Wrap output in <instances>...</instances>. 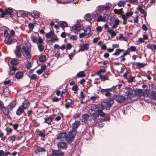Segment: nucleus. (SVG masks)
<instances>
[{
    "label": "nucleus",
    "instance_id": "nucleus-62",
    "mask_svg": "<svg viewBox=\"0 0 156 156\" xmlns=\"http://www.w3.org/2000/svg\"><path fill=\"white\" fill-rule=\"evenodd\" d=\"M137 66L138 67H140V68L144 67L145 66V64L143 63H141L139 62H138L137 63Z\"/></svg>",
    "mask_w": 156,
    "mask_h": 156
},
{
    "label": "nucleus",
    "instance_id": "nucleus-15",
    "mask_svg": "<svg viewBox=\"0 0 156 156\" xmlns=\"http://www.w3.org/2000/svg\"><path fill=\"white\" fill-rule=\"evenodd\" d=\"M31 40L33 42L36 43L37 44L39 43L42 42V41L43 40L40 37L37 38L36 37H33Z\"/></svg>",
    "mask_w": 156,
    "mask_h": 156
},
{
    "label": "nucleus",
    "instance_id": "nucleus-61",
    "mask_svg": "<svg viewBox=\"0 0 156 156\" xmlns=\"http://www.w3.org/2000/svg\"><path fill=\"white\" fill-rule=\"evenodd\" d=\"M135 77L130 76L129 79L127 81L129 83H131L133 81Z\"/></svg>",
    "mask_w": 156,
    "mask_h": 156
},
{
    "label": "nucleus",
    "instance_id": "nucleus-57",
    "mask_svg": "<svg viewBox=\"0 0 156 156\" xmlns=\"http://www.w3.org/2000/svg\"><path fill=\"white\" fill-rule=\"evenodd\" d=\"M35 26V24L33 23H30L28 24V27L30 29L32 30Z\"/></svg>",
    "mask_w": 156,
    "mask_h": 156
},
{
    "label": "nucleus",
    "instance_id": "nucleus-23",
    "mask_svg": "<svg viewBox=\"0 0 156 156\" xmlns=\"http://www.w3.org/2000/svg\"><path fill=\"white\" fill-rule=\"evenodd\" d=\"M137 9L141 13L144 15V17L145 18L147 16V13L144 11V9L141 7H138L137 8Z\"/></svg>",
    "mask_w": 156,
    "mask_h": 156
},
{
    "label": "nucleus",
    "instance_id": "nucleus-56",
    "mask_svg": "<svg viewBox=\"0 0 156 156\" xmlns=\"http://www.w3.org/2000/svg\"><path fill=\"white\" fill-rule=\"evenodd\" d=\"M129 51H135L136 50V48L135 46H131L130 47V48H129Z\"/></svg>",
    "mask_w": 156,
    "mask_h": 156
},
{
    "label": "nucleus",
    "instance_id": "nucleus-48",
    "mask_svg": "<svg viewBox=\"0 0 156 156\" xmlns=\"http://www.w3.org/2000/svg\"><path fill=\"white\" fill-rule=\"evenodd\" d=\"M16 138V137L15 135H13L12 136H10L9 137V140L10 142H11L12 143L15 141Z\"/></svg>",
    "mask_w": 156,
    "mask_h": 156
},
{
    "label": "nucleus",
    "instance_id": "nucleus-9",
    "mask_svg": "<svg viewBox=\"0 0 156 156\" xmlns=\"http://www.w3.org/2000/svg\"><path fill=\"white\" fill-rule=\"evenodd\" d=\"M125 93L128 95L130 99L134 96L135 95L133 93V90L131 88L129 87H126L125 90Z\"/></svg>",
    "mask_w": 156,
    "mask_h": 156
},
{
    "label": "nucleus",
    "instance_id": "nucleus-11",
    "mask_svg": "<svg viewBox=\"0 0 156 156\" xmlns=\"http://www.w3.org/2000/svg\"><path fill=\"white\" fill-rule=\"evenodd\" d=\"M92 116V119L97 123H99L101 122L102 119L101 118H99L98 114L96 112H94V113L91 115Z\"/></svg>",
    "mask_w": 156,
    "mask_h": 156
},
{
    "label": "nucleus",
    "instance_id": "nucleus-49",
    "mask_svg": "<svg viewBox=\"0 0 156 156\" xmlns=\"http://www.w3.org/2000/svg\"><path fill=\"white\" fill-rule=\"evenodd\" d=\"M19 13L22 16L25 17L27 15L26 12L23 10H20L19 11Z\"/></svg>",
    "mask_w": 156,
    "mask_h": 156
},
{
    "label": "nucleus",
    "instance_id": "nucleus-42",
    "mask_svg": "<svg viewBox=\"0 0 156 156\" xmlns=\"http://www.w3.org/2000/svg\"><path fill=\"white\" fill-rule=\"evenodd\" d=\"M155 45L154 44H148L147 45V48L151 49L152 51L154 50Z\"/></svg>",
    "mask_w": 156,
    "mask_h": 156
},
{
    "label": "nucleus",
    "instance_id": "nucleus-64",
    "mask_svg": "<svg viewBox=\"0 0 156 156\" xmlns=\"http://www.w3.org/2000/svg\"><path fill=\"white\" fill-rule=\"evenodd\" d=\"M0 137L1 138V140L3 141L5 140L6 138V136L4 135L3 133H0Z\"/></svg>",
    "mask_w": 156,
    "mask_h": 156
},
{
    "label": "nucleus",
    "instance_id": "nucleus-30",
    "mask_svg": "<svg viewBox=\"0 0 156 156\" xmlns=\"http://www.w3.org/2000/svg\"><path fill=\"white\" fill-rule=\"evenodd\" d=\"M16 105L15 102V101H12L9 103L8 106V107H9L10 110H11Z\"/></svg>",
    "mask_w": 156,
    "mask_h": 156
},
{
    "label": "nucleus",
    "instance_id": "nucleus-51",
    "mask_svg": "<svg viewBox=\"0 0 156 156\" xmlns=\"http://www.w3.org/2000/svg\"><path fill=\"white\" fill-rule=\"evenodd\" d=\"M58 38H57V37H51V39L49 40V41L51 42V43H54L55 41H58Z\"/></svg>",
    "mask_w": 156,
    "mask_h": 156
},
{
    "label": "nucleus",
    "instance_id": "nucleus-36",
    "mask_svg": "<svg viewBox=\"0 0 156 156\" xmlns=\"http://www.w3.org/2000/svg\"><path fill=\"white\" fill-rule=\"evenodd\" d=\"M97 113L98 114V115L101 117H104L105 115V112H103L102 110L100 109H98L96 111Z\"/></svg>",
    "mask_w": 156,
    "mask_h": 156
},
{
    "label": "nucleus",
    "instance_id": "nucleus-45",
    "mask_svg": "<svg viewBox=\"0 0 156 156\" xmlns=\"http://www.w3.org/2000/svg\"><path fill=\"white\" fill-rule=\"evenodd\" d=\"M5 43L9 45L12 43V40L11 38H10L9 37L7 38V39H6L5 40Z\"/></svg>",
    "mask_w": 156,
    "mask_h": 156
},
{
    "label": "nucleus",
    "instance_id": "nucleus-37",
    "mask_svg": "<svg viewBox=\"0 0 156 156\" xmlns=\"http://www.w3.org/2000/svg\"><path fill=\"white\" fill-rule=\"evenodd\" d=\"M99 76L101 81H104L106 80H108V77L106 75H100Z\"/></svg>",
    "mask_w": 156,
    "mask_h": 156
},
{
    "label": "nucleus",
    "instance_id": "nucleus-54",
    "mask_svg": "<svg viewBox=\"0 0 156 156\" xmlns=\"http://www.w3.org/2000/svg\"><path fill=\"white\" fill-rule=\"evenodd\" d=\"M74 27L75 30L77 31H79L81 27L79 24H76L75 25Z\"/></svg>",
    "mask_w": 156,
    "mask_h": 156
},
{
    "label": "nucleus",
    "instance_id": "nucleus-8",
    "mask_svg": "<svg viewBox=\"0 0 156 156\" xmlns=\"http://www.w3.org/2000/svg\"><path fill=\"white\" fill-rule=\"evenodd\" d=\"M145 93L142 90H138L136 91V95L139 97H140L143 95L144 97H147L149 96V91L148 89H146L145 90Z\"/></svg>",
    "mask_w": 156,
    "mask_h": 156
},
{
    "label": "nucleus",
    "instance_id": "nucleus-31",
    "mask_svg": "<svg viewBox=\"0 0 156 156\" xmlns=\"http://www.w3.org/2000/svg\"><path fill=\"white\" fill-rule=\"evenodd\" d=\"M119 20L118 19L115 20L114 22V23L113 25L112 28H116V27L118 26L119 23Z\"/></svg>",
    "mask_w": 156,
    "mask_h": 156
},
{
    "label": "nucleus",
    "instance_id": "nucleus-7",
    "mask_svg": "<svg viewBox=\"0 0 156 156\" xmlns=\"http://www.w3.org/2000/svg\"><path fill=\"white\" fill-rule=\"evenodd\" d=\"M13 12V9L12 8L10 7L6 8L5 11L2 13L0 17L1 18H4L5 15L11 16Z\"/></svg>",
    "mask_w": 156,
    "mask_h": 156
},
{
    "label": "nucleus",
    "instance_id": "nucleus-44",
    "mask_svg": "<svg viewBox=\"0 0 156 156\" xmlns=\"http://www.w3.org/2000/svg\"><path fill=\"white\" fill-rule=\"evenodd\" d=\"M99 107V105H96L95 104H92L91 105V110L92 111H94L96 110V108Z\"/></svg>",
    "mask_w": 156,
    "mask_h": 156
},
{
    "label": "nucleus",
    "instance_id": "nucleus-24",
    "mask_svg": "<svg viewBox=\"0 0 156 156\" xmlns=\"http://www.w3.org/2000/svg\"><path fill=\"white\" fill-rule=\"evenodd\" d=\"M137 9L141 13L144 15V17L145 18L147 16V13L144 11V9L141 7H138L137 8Z\"/></svg>",
    "mask_w": 156,
    "mask_h": 156
},
{
    "label": "nucleus",
    "instance_id": "nucleus-60",
    "mask_svg": "<svg viewBox=\"0 0 156 156\" xmlns=\"http://www.w3.org/2000/svg\"><path fill=\"white\" fill-rule=\"evenodd\" d=\"M4 35L5 37L6 38H9L10 37L9 34L8 33L7 30H4Z\"/></svg>",
    "mask_w": 156,
    "mask_h": 156
},
{
    "label": "nucleus",
    "instance_id": "nucleus-63",
    "mask_svg": "<svg viewBox=\"0 0 156 156\" xmlns=\"http://www.w3.org/2000/svg\"><path fill=\"white\" fill-rule=\"evenodd\" d=\"M80 115H81V113H78L77 114H76L73 115V119H75L76 118H78L80 117Z\"/></svg>",
    "mask_w": 156,
    "mask_h": 156
},
{
    "label": "nucleus",
    "instance_id": "nucleus-33",
    "mask_svg": "<svg viewBox=\"0 0 156 156\" xmlns=\"http://www.w3.org/2000/svg\"><path fill=\"white\" fill-rule=\"evenodd\" d=\"M76 76L78 77H84L86 76L83 71H81L78 73Z\"/></svg>",
    "mask_w": 156,
    "mask_h": 156
},
{
    "label": "nucleus",
    "instance_id": "nucleus-21",
    "mask_svg": "<svg viewBox=\"0 0 156 156\" xmlns=\"http://www.w3.org/2000/svg\"><path fill=\"white\" fill-rule=\"evenodd\" d=\"M9 74L10 75H12L14 74L17 70V68L15 67H9Z\"/></svg>",
    "mask_w": 156,
    "mask_h": 156
},
{
    "label": "nucleus",
    "instance_id": "nucleus-3",
    "mask_svg": "<svg viewBox=\"0 0 156 156\" xmlns=\"http://www.w3.org/2000/svg\"><path fill=\"white\" fill-rule=\"evenodd\" d=\"M23 55L27 60L30 59L31 55L30 53V50L26 45L23 46L22 48Z\"/></svg>",
    "mask_w": 156,
    "mask_h": 156
},
{
    "label": "nucleus",
    "instance_id": "nucleus-41",
    "mask_svg": "<svg viewBox=\"0 0 156 156\" xmlns=\"http://www.w3.org/2000/svg\"><path fill=\"white\" fill-rule=\"evenodd\" d=\"M114 12L116 14H122V9H114Z\"/></svg>",
    "mask_w": 156,
    "mask_h": 156
},
{
    "label": "nucleus",
    "instance_id": "nucleus-27",
    "mask_svg": "<svg viewBox=\"0 0 156 156\" xmlns=\"http://www.w3.org/2000/svg\"><path fill=\"white\" fill-rule=\"evenodd\" d=\"M107 31L108 33L110 34L112 37L116 35V33L114 32L113 30L108 28L107 30Z\"/></svg>",
    "mask_w": 156,
    "mask_h": 156
},
{
    "label": "nucleus",
    "instance_id": "nucleus-55",
    "mask_svg": "<svg viewBox=\"0 0 156 156\" xmlns=\"http://www.w3.org/2000/svg\"><path fill=\"white\" fill-rule=\"evenodd\" d=\"M106 70L105 69H100L97 72V74L99 76L100 75H101V73H103L105 72Z\"/></svg>",
    "mask_w": 156,
    "mask_h": 156
},
{
    "label": "nucleus",
    "instance_id": "nucleus-46",
    "mask_svg": "<svg viewBox=\"0 0 156 156\" xmlns=\"http://www.w3.org/2000/svg\"><path fill=\"white\" fill-rule=\"evenodd\" d=\"M112 5L111 4H108L106 5H104V10L106 11H108L110 10Z\"/></svg>",
    "mask_w": 156,
    "mask_h": 156
},
{
    "label": "nucleus",
    "instance_id": "nucleus-53",
    "mask_svg": "<svg viewBox=\"0 0 156 156\" xmlns=\"http://www.w3.org/2000/svg\"><path fill=\"white\" fill-rule=\"evenodd\" d=\"M129 48H127V49L125 51L122 55V57H125L126 55L129 54Z\"/></svg>",
    "mask_w": 156,
    "mask_h": 156
},
{
    "label": "nucleus",
    "instance_id": "nucleus-16",
    "mask_svg": "<svg viewBox=\"0 0 156 156\" xmlns=\"http://www.w3.org/2000/svg\"><path fill=\"white\" fill-rule=\"evenodd\" d=\"M44 43L43 41H42V42L39 43L37 44L38 48L39 51L41 52H43L44 50Z\"/></svg>",
    "mask_w": 156,
    "mask_h": 156
},
{
    "label": "nucleus",
    "instance_id": "nucleus-12",
    "mask_svg": "<svg viewBox=\"0 0 156 156\" xmlns=\"http://www.w3.org/2000/svg\"><path fill=\"white\" fill-rule=\"evenodd\" d=\"M57 146L58 148L63 150H65L67 147V145L66 143L62 140L58 143Z\"/></svg>",
    "mask_w": 156,
    "mask_h": 156
},
{
    "label": "nucleus",
    "instance_id": "nucleus-35",
    "mask_svg": "<svg viewBox=\"0 0 156 156\" xmlns=\"http://www.w3.org/2000/svg\"><path fill=\"white\" fill-rule=\"evenodd\" d=\"M126 1L120 0L118 2L117 5L119 7H123L125 4Z\"/></svg>",
    "mask_w": 156,
    "mask_h": 156
},
{
    "label": "nucleus",
    "instance_id": "nucleus-2",
    "mask_svg": "<svg viewBox=\"0 0 156 156\" xmlns=\"http://www.w3.org/2000/svg\"><path fill=\"white\" fill-rule=\"evenodd\" d=\"M30 106V104L28 101L25 100L22 103V105L19 106L17 109L16 112V114L18 115H20L24 112L25 109H26Z\"/></svg>",
    "mask_w": 156,
    "mask_h": 156
},
{
    "label": "nucleus",
    "instance_id": "nucleus-1",
    "mask_svg": "<svg viewBox=\"0 0 156 156\" xmlns=\"http://www.w3.org/2000/svg\"><path fill=\"white\" fill-rule=\"evenodd\" d=\"M80 125V122L78 120L75 121L72 124V129L69 132L68 135L66 137V140L68 143H71L74 140L76 133V129Z\"/></svg>",
    "mask_w": 156,
    "mask_h": 156
},
{
    "label": "nucleus",
    "instance_id": "nucleus-39",
    "mask_svg": "<svg viewBox=\"0 0 156 156\" xmlns=\"http://www.w3.org/2000/svg\"><path fill=\"white\" fill-rule=\"evenodd\" d=\"M90 117V116L87 114H83L82 115V119L84 121H87Z\"/></svg>",
    "mask_w": 156,
    "mask_h": 156
},
{
    "label": "nucleus",
    "instance_id": "nucleus-4",
    "mask_svg": "<svg viewBox=\"0 0 156 156\" xmlns=\"http://www.w3.org/2000/svg\"><path fill=\"white\" fill-rule=\"evenodd\" d=\"M113 103L114 101L112 99L106 101H102L101 104L102 109L108 110Z\"/></svg>",
    "mask_w": 156,
    "mask_h": 156
},
{
    "label": "nucleus",
    "instance_id": "nucleus-29",
    "mask_svg": "<svg viewBox=\"0 0 156 156\" xmlns=\"http://www.w3.org/2000/svg\"><path fill=\"white\" fill-rule=\"evenodd\" d=\"M54 33L52 31H50V32L47 33L46 34V37L47 39H49L54 36Z\"/></svg>",
    "mask_w": 156,
    "mask_h": 156
},
{
    "label": "nucleus",
    "instance_id": "nucleus-50",
    "mask_svg": "<svg viewBox=\"0 0 156 156\" xmlns=\"http://www.w3.org/2000/svg\"><path fill=\"white\" fill-rule=\"evenodd\" d=\"M69 36V38L70 39L73 40H76L77 38V36L76 35H72L69 34H68Z\"/></svg>",
    "mask_w": 156,
    "mask_h": 156
},
{
    "label": "nucleus",
    "instance_id": "nucleus-20",
    "mask_svg": "<svg viewBox=\"0 0 156 156\" xmlns=\"http://www.w3.org/2000/svg\"><path fill=\"white\" fill-rule=\"evenodd\" d=\"M83 30L87 35L89 34L90 33V28L89 26L84 27L83 28Z\"/></svg>",
    "mask_w": 156,
    "mask_h": 156
},
{
    "label": "nucleus",
    "instance_id": "nucleus-26",
    "mask_svg": "<svg viewBox=\"0 0 156 156\" xmlns=\"http://www.w3.org/2000/svg\"><path fill=\"white\" fill-rule=\"evenodd\" d=\"M2 110L3 113L5 115L9 114V109L8 107H5L2 108Z\"/></svg>",
    "mask_w": 156,
    "mask_h": 156
},
{
    "label": "nucleus",
    "instance_id": "nucleus-40",
    "mask_svg": "<svg viewBox=\"0 0 156 156\" xmlns=\"http://www.w3.org/2000/svg\"><path fill=\"white\" fill-rule=\"evenodd\" d=\"M60 26L64 28V27L67 26V24L65 21H62L59 22Z\"/></svg>",
    "mask_w": 156,
    "mask_h": 156
},
{
    "label": "nucleus",
    "instance_id": "nucleus-13",
    "mask_svg": "<svg viewBox=\"0 0 156 156\" xmlns=\"http://www.w3.org/2000/svg\"><path fill=\"white\" fill-rule=\"evenodd\" d=\"M108 15L107 14H105L103 16H100L98 17L97 21L98 22H106L108 20Z\"/></svg>",
    "mask_w": 156,
    "mask_h": 156
},
{
    "label": "nucleus",
    "instance_id": "nucleus-59",
    "mask_svg": "<svg viewBox=\"0 0 156 156\" xmlns=\"http://www.w3.org/2000/svg\"><path fill=\"white\" fill-rule=\"evenodd\" d=\"M55 56L58 58L59 57H61V54L59 49H58L56 53L55 54Z\"/></svg>",
    "mask_w": 156,
    "mask_h": 156
},
{
    "label": "nucleus",
    "instance_id": "nucleus-5",
    "mask_svg": "<svg viewBox=\"0 0 156 156\" xmlns=\"http://www.w3.org/2000/svg\"><path fill=\"white\" fill-rule=\"evenodd\" d=\"M113 98L119 104L123 103L126 100V97L123 95L114 94Z\"/></svg>",
    "mask_w": 156,
    "mask_h": 156
},
{
    "label": "nucleus",
    "instance_id": "nucleus-38",
    "mask_svg": "<svg viewBox=\"0 0 156 156\" xmlns=\"http://www.w3.org/2000/svg\"><path fill=\"white\" fill-rule=\"evenodd\" d=\"M93 18V16L90 14H87L85 16V19L87 20H90Z\"/></svg>",
    "mask_w": 156,
    "mask_h": 156
},
{
    "label": "nucleus",
    "instance_id": "nucleus-17",
    "mask_svg": "<svg viewBox=\"0 0 156 156\" xmlns=\"http://www.w3.org/2000/svg\"><path fill=\"white\" fill-rule=\"evenodd\" d=\"M44 123H47L48 125L50 124L52 121V117L51 116L44 118Z\"/></svg>",
    "mask_w": 156,
    "mask_h": 156
},
{
    "label": "nucleus",
    "instance_id": "nucleus-18",
    "mask_svg": "<svg viewBox=\"0 0 156 156\" xmlns=\"http://www.w3.org/2000/svg\"><path fill=\"white\" fill-rule=\"evenodd\" d=\"M40 13L36 10H34L31 13V16L34 18H37L39 17Z\"/></svg>",
    "mask_w": 156,
    "mask_h": 156
},
{
    "label": "nucleus",
    "instance_id": "nucleus-25",
    "mask_svg": "<svg viewBox=\"0 0 156 156\" xmlns=\"http://www.w3.org/2000/svg\"><path fill=\"white\" fill-rule=\"evenodd\" d=\"M124 51V50L123 49H117L115 50V52L112 54V55L118 56L120 54L121 52H122Z\"/></svg>",
    "mask_w": 156,
    "mask_h": 156
},
{
    "label": "nucleus",
    "instance_id": "nucleus-6",
    "mask_svg": "<svg viewBox=\"0 0 156 156\" xmlns=\"http://www.w3.org/2000/svg\"><path fill=\"white\" fill-rule=\"evenodd\" d=\"M116 86H114L112 87L106 89H102L101 90V92L106 97H110L111 94L110 92L116 88Z\"/></svg>",
    "mask_w": 156,
    "mask_h": 156
},
{
    "label": "nucleus",
    "instance_id": "nucleus-22",
    "mask_svg": "<svg viewBox=\"0 0 156 156\" xmlns=\"http://www.w3.org/2000/svg\"><path fill=\"white\" fill-rule=\"evenodd\" d=\"M68 135H66V134L65 132H62L59 134L58 135L57 137V139L58 140L61 139L62 138H64L65 137V139H66V137Z\"/></svg>",
    "mask_w": 156,
    "mask_h": 156
},
{
    "label": "nucleus",
    "instance_id": "nucleus-52",
    "mask_svg": "<svg viewBox=\"0 0 156 156\" xmlns=\"http://www.w3.org/2000/svg\"><path fill=\"white\" fill-rule=\"evenodd\" d=\"M46 59V57L44 55H41L39 58V60L40 62H44Z\"/></svg>",
    "mask_w": 156,
    "mask_h": 156
},
{
    "label": "nucleus",
    "instance_id": "nucleus-43",
    "mask_svg": "<svg viewBox=\"0 0 156 156\" xmlns=\"http://www.w3.org/2000/svg\"><path fill=\"white\" fill-rule=\"evenodd\" d=\"M118 39L120 40L125 41H127V40L126 37H123V35L121 34H120L119 36Z\"/></svg>",
    "mask_w": 156,
    "mask_h": 156
},
{
    "label": "nucleus",
    "instance_id": "nucleus-14",
    "mask_svg": "<svg viewBox=\"0 0 156 156\" xmlns=\"http://www.w3.org/2000/svg\"><path fill=\"white\" fill-rule=\"evenodd\" d=\"M64 153L59 151H53L50 156H63Z\"/></svg>",
    "mask_w": 156,
    "mask_h": 156
},
{
    "label": "nucleus",
    "instance_id": "nucleus-34",
    "mask_svg": "<svg viewBox=\"0 0 156 156\" xmlns=\"http://www.w3.org/2000/svg\"><path fill=\"white\" fill-rule=\"evenodd\" d=\"M10 63L12 65H17L19 63L18 60L16 58H14L11 61Z\"/></svg>",
    "mask_w": 156,
    "mask_h": 156
},
{
    "label": "nucleus",
    "instance_id": "nucleus-19",
    "mask_svg": "<svg viewBox=\"0 0 156 156\" xmlns=\"http://www.w3.org/2000/svg\"><path fill=\"white\" fill-rule=\"evenodd\" d=\"M89 48V45L88 44H83L81 46L80 49L81 51H83L84 50H87Z\"/></svg>",
    "mask_w": 156,
    "mask_h": 156
},
{
    "label": "nucleus",
    "instance_id": "nucleus-58",
    "mask_svg": "<svg viewBox=\"0 0 156 156\" xmlns=\"http://www.w3.org/2000/svg\"><path fill=\"white\" fill-rule=\"evenodd\" d=\"M65 101L66 103L67 104L71 105H73L74 104L73 101L70 99H66Z\"/></svg>",
    "mask_w": 156,
    "mask_h": 156
},
{
    "label": "nucleus",
    "instance_id": "nucleus-32",
    "mask_svg": "<svg viewBox=\"0 0 156 156\" xmlns=\"http://www.w3.org/2000/svg\"><path fill=\"white\" fill-rule=\"evenodd\" d=\"M150 95L153 100L156 101V91H152L150 94Z\"/></svg>",
    "mask_w": 156,
    "mask_h": 156
},
{
    "label": "nucleus",
    "instance_id": "nucleus-10",
    "mask_svg": "<svg viewBox=\"0 0 156 156\" xmlns=\"http://www.w3.org/2000/svg\"><path fill=\"white\" fill-rule=\"evenodd\" d=\"M21 48L20 45H19L16 46V50L14 51L16 58H19L22 56L21 53Z\"/></svg>",
    "mask_w": 156,
    "mask_h": 156
},
{
    "label": "nucleus",
    "instance_id": "nucleus-28",
    "mask_svg": "<svg viewBox=\"0 0 156 156\" xmlns=\"http://www.w3.org/2000/svg\"><path fill=\"white\" fill-rule=\"evenodd\" d=\"M23 75V73L19 71L16 73L15 76L16 79H19L22 78Z\"/></svg>",
    "mask_w": 156,
    "mask_h": 156
},
{
    "label": "nucleus",
    "instance_id": "nucleus-47",
    "mask_svg": "<svg viewBox=\"0 0 156 156\" xmlns=\"http://www.w3.org/2000/svg\"><path fill=\"white\" fill-rule=\"evenodd\" d=\"M97 11L99 12H101L102 10H104V5H100L98 6L96 8Z\"/></svg>",
    "mask_w": 156,
    "mask_h": 156
}]
</instances>
